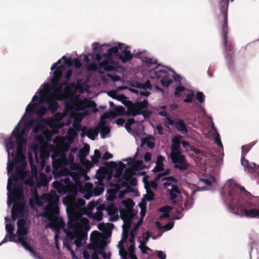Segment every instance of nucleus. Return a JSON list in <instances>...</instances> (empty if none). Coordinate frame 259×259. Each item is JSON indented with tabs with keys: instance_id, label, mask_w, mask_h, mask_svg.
<instances>
[{
	"instance_id": "obj_1",
	"label": "nucleus",
	"mask_w": 259,
	"mask_h": 259,
	"mask_svg": "<svg viewBox=\"0 0 259 259\" xmlns=\"http://www.w3.org/2000/svg\"><path fill=\"white\" fill-rule=\"evenodd\" d=\"M52 174L56 181L52 184L53 187L60 194L70 193L76 195L78 188L82 186L80 181L81 175L77 172H72V179L75 185L70 180V178L65 176V166L67 164L66 154L60 150H55L52 155Z\"/></svg>"
},
{
	"instance_id": "obj_2",
	"label": "nucleus",
	"mask_w": 259,
	"mask_h": 259,
	"mask_svg": "<svg viewBox=\"0 0 259 259\" xmlns=\"http://www.w3.org/2000/svg\"><path fill=\"white\" fill-rule=\"evenodd\" d=\"M228 206L231 211L236 214L240 212L248 218H259V198L251 196L248 201H244L242 194L249 197L251 194L244 187L234 181L228 182Z\"/></svg>"
},
{
	"instance_id": "obj_3",
	"label": "nucleus",
	"mask_w": 259,
	"mask_h": 259,
	"mask_svg": "<svg viewBox=\"0 0 259 259\" xmlns=\"http://www.w3.org/2000/svg\"><path fill=\"white\" fill-rule=\"evenodd\" d=\"M68 231H65L67 237L77 246L82 245V241L87 238V232L90 230L89 220L82 218L74 212L68 213Z\"/></svg>"
},
{
	"instance_id": "obj_4",
	"label": "nucleus",
	"mask_w": 259,
	"mask_h": 259,
	"mask_svg": "<svg viewBox=\"0 0 259 259\" xmlns=\"http://www.w3.org/2000/svg\"><path fill=\"white\" fill-rule=\"evenodd\" d=\"M48 204L45 207L41 215L49 221L47 226L56 233H58L65 226V223L61 218L56 215L59 213V198L55 193L46 195Z\"/></svg>"
},
{
	"instance_id": "obj_5",
	"label": "nucleus",
	"mask_w": 259,
	"mask_h": 259,
	"mask_svg": "<svg viewBox=\"0 0 259 259\" xmlns=\"http://www.w3.org/2000/svg\"><path fill=\"white\" fill-rule=\"evenodd\" d=\"M233 1V0H231ZM222 7L221 8V15L218 19H221L222 21V34L223 35V45L225 49L227 56L229 58H232L234 52V44L232 42L228 41V0L223 1L221 3Z\"/></svg>"
},
{
	"instance_id": "obj_6",
	"label": "nucleus",
	"mask_w": 259,
	"mask_h": 259,
	"mask_svg": "<svg viewBox=\"0 0 259 259\" xmlns=\"http://www.w3.org/2000/svg\"><path fill=\"white\" fill-rule=\"evenodd\" d=\"M16 172L12 174L10 176L7 184V190L9 192L8 197V204L10 205L12 202H15L20 199V197H23V190L19 187H15L13 185L12 180L14 182H17L19 176L21 175L22 168L21 167H15Z\"/></svg>"
},
{
	"instance_id": "obj_7",
	"label": "nucleus",
	"mask_w": 259,
	"mask_h": 259,
	"mask_svg": "<svg viewBox=\"0 0 259 259\" xmlns=\"http://www.w3.org/2000/svg\"><path fill=\"white\" fill-rule=\"evenodd\" d=\"M124 105L127 107L128 116H136L141 114L145 118H148L152 115V111L147 109L148 102L147 100L142 102L137 101L136 103L128 101L124 103Z\"/></svg>"
},
{
	"instance_id": "obj_8",
	"label": "nucleus",
	"mask_w": 259,
	"mask_h": 259,
	"mask_svg": "<svg viewBox=\"0 0 259 259\" xmlns=\"http://www.w3.org/2000/svg\"><path fill=\"white\" fill-rule=\"evenodd\" d=\"M124 45L121 43L118 44V46L112 47L107 50V52L103 55L105 59L99 63L100 67H103L105 71H111L114 70L113 66L114 61L112 58V54H117L119 50H122Z\"/></svg>"
},
{
	"instance_id": "obj_9",
	"label": "nucleus",
	"mask_w": 259,
	"mask_h": 259,
	"mask_svg": "<svg viewBox=\"0 0 259 259\" xmlns=\"http://www.w3.org/2000/svg\"><path fill=\"white\" fill-rule=\"evenodd\" d=\"M23 131H20L18 126H17L15 128L14 131L12 132V136L6 140L5 143L6 144V148L9 154L10 150L14 149V142L13 141L12 136L16 138L17 145H26V141L24 140L23 137Z\"/></svg>"
},
{
	"instance_id": "obj_10",
	"label": "nucleus",
	"mask_w": 259,
	"mask_h": 259,
	"mask_svg": "<svg viewBox=\"0 0 259 259\" xmlns=\"http://www.w3.org/2000/svg\"><path fill=\"white\" fill-rule=\"evenodd\" d=\"M90 100L83 99L74 102L73 99L66 101L65 102V108L67 111H73L74 110L80 111L82 109L88 108Z\"/></svg>"
},
{
	"instance_id": "obj_11",
	"label": "nucleus",
	"mask_w": 259,
	"mask_h": 259,
	"mask_svg": "<svg viewBox=\"0 0 259 259\" xmlns=\"http://www.w3.org/2000/svg\"><path fill=\"white\" fill-rule=\"evenodd\" d=\"M171 162L174 164V167L180 170H185L188 168V163L186 157L181 154L170 155Z\"/></svg>"
},
{
	"instance_id": "obj_12",
	"label": "nucleus",
	"mask_w": 259,
	"mask_h": 259,
	"mask_svg": "<svg viewBox=\"0 0 259 259\" xmlns=\"http://www.w3.org/2000/svg\"><path fill=\"white\" fill-rule=\"evenodd\" d=\"M55 95L51 94L49 95V93H45L44 91L40 92V100L44 101L45 100L46 103L48 104V108L52 113L55 112L59 108V104L54 101Z\"/></svg>"
},
{
	"instance_id": "obj_13",
	"label": "nucleus",
	"mask_w": 259,
	"mask_h": 259,
	"mask_svg": "<svg viewBox=\"0 0 259 259\" xmlns=\"http://www.w3.org/2000/svg\"><path fill=\"white\" fill-rule=\"evenodd\" d=\"M77 91V87L73 82H69L65 85V88L62 94L63 98H57L58 101H62L64 100L73 99L72 97Z\"/></svg>"
},
{
	"instance_id": "obj_14",
	"label": "nucleus",
	"mask_w": 259,
	"mask_h": 259,
	"mask_svg": "<svg viewBox=\"0 0 259 259\" xmlns=\"http://www.w3.org/2000/svg\"><path fill=\"white\" fill-rule=\"evenodd\" d=\"M115 116V113L114 112L111 111L104 113L101 116V121L98 126L99 127V131L101 133V136L102 138L105 137V135L109 134L110 132V129L108 126H105L106 121L103 120L102 119L109 118L110 117H114Z\"/></svg>"
},
{
	"instance_id": "obj_15",
	"label": "nucleus",
	"mask_w": 259,
	"mask_h": 259,
	"mask_svg": "<svg viewBox=\"0 0 259 259\" xmlns=\"http://www.w3.org/2000/svg\"><path fill=\"white\" fill-rule=\"evenodd\" d=\"M167 68L158 70L156 73L157 78H161L160 80L161 84L165 88H168L172 83V81L171 79L168 78Z\"/></svg>"
},
{
	"instance_id": "obj_16",
	"label": "nucleus",
	"mask_w": 259,
	"mask_h": 259,
	"mask_svg": "<svg viewBox=\"0 0 259 259\" xmlns=\"http://www.w3.org/2000/svg\"><path fill=\"white\" fill-rule=\"evenodd\" d=\"M166 124L174 125L177 130L182 133H186L188 131L184 121L178 118H176L175 120L168 119V121L166 123V126L168 127Z\"/></svg>"
},
{
	"instance_id": "obj_17",
	"label": "nucleus",
	"mask_w": 259,
	"mask_h": 259,
	"mask_svg": "<svg viewBox=\"0 0 259 259\" xmlns=\"http://www.w3.org/2000/svg\"><path fill=\"white\" fill-rule=\"evenodd\" d=\"M13 208L11 210L12 219L15 221L19 215H21L24 211V205L20 202H14Z\"/></svg>"
},
{
	"instance_id": "obj_18",
	"label": "nucleus",
	"mask_w": 259,
	"mask_h": 259,
	"mask_svg": "<svg viewBox=\"0 0 259 259\" xmlns=\"http://www.w3.org/2000/svg\"><path fill=\"white\" fill-rule=\"evenodd\" d=\"M81 131L82 133H81V137H83L85 135H87L89 138L92 140H94L96 137L98 136V135L99 127L96 126L95 129H87L85 126H83L81 128Z\"/></svg>"
},
{
	"instance_id": "obj_19",
	"label": "nucleus",
	"mask_w": 259,
	"mask_h": 259,
	"mask_svg": "<svg viewBox=\"0 0 259 259\" xmlns=\"http://www.w3.org/2000/svg\"><path fill=\"white\" fill-rule=\"evenodd\" d=\"M61 63V60H59L56 63H54L51 67L52 70H55L53 72V78L61 79L63 75V71L65 69V66L63 65H58Z\"/></svg>"
},
{
	"instance_id": "obj_20",
	"label": "nucleus",
	"mask_w": 259,
	"mask_h": 259,
	"mask_svg": "<svg viewBox=\"0 0 259 259\" xmlns=\"http://www.w3.org/2000/svg\"><path fill=\"white\" fill-rule=\"evenodd\" d=\"M181 141L177 137H174L172 140V145L171 146V152L170 155L181 154Z\"/></svg>"
},
{
	"instance_id": "obj_21",
	"label": "nucleus",
	"mask_w": 259,
	"mask_h": 259,
	"mask_svg": "<svg viewBox=\"0 0 259 259\" xmlns=\"http://www.w3.org/2000/svg\"><path fill=\"white\" fill-rule=\"evenodd\" d=\"M120 216L124 222L131 223L134 213L133 210L122 209L120 210Z\"/></svg>"
},
{
	"instance_id": "obj_22",
	"label": "nucleus",
	"mask_w": 259,
	"mask_h": 259,
	"mask_svg": "<svg viewBox=\"0 0 259 259\" xmlns=\"http://www.w3.org/2000/svg\"><path fill=\"white\" fill-rule=\"evenodd\" d=\"M95 243L96 248L99 249V253L102 254L104 258H106V254L103 251L104 247L106 246V242L103 240H101L98 237H94Z\"/></svg>"
},
{
	"instance_id": "obj_23",
	"label": "nucleus",
	"mask_w": 259,
	"mask_h": 259,
	"mask_svg": "<svg viewBox=\"0 0 259 259\" xmlns=\"http://www.w3.org/2000/svg\"><path fill=\"white\" fill-rule=\"evenodd\" d=\"M126 48L123 47L122 50V55H119L118 58L122 63H125L127 61L131 60L133 59V56L131 52L126 49Z\"/></svg>"
},
{
	"instance_id": "obj_24",
	"label": "nucleus",
	"mask_w": 259,
	"mask_h": 259,
	"mask_svg": "<svg viewBox=\"0 0 259 259\" xmlns=\"http://www.w3.org/2000/svg\"><path fill=\"white\" fill-rule=\"evenodd\" d=\"M164 159V157L161 155L158 156L156 162V166L154 168L153 171L154 172H157L162 171L163 170V161Z\"/></svg>"
},
{
	"instance_id": "obj_25",
	"label": "nucleus",
	"mask_w": 259,
	"mask_h": 259,
	"mask_svg": "<svg viewBox=\"0 0 259 259\" xmlns=\"http://www.w3.org/2000/svg\"><path fill=\"white\" fill-rule=\"evenodd\" d=\"M85 204V200L82 198L72 199L71 200V205L75 209H80Z\"/></svg>"
},
{
	"instance_id": "obj_26",
	"label": "nucleus",
	"mask_w": 259,
	"mask_h": 259,
	"mask_svg": "<svg viewBox=\"0 0 259 259\" xmlns=\"http://www.w3.org/2000/svg\"><path fill=\"white\" fill-rule=\"evenodd\" d=\"M50 154L48 150L44 149H41L39 153V158L42 165L45 164L46 160L50 157Z\"/></svg>"
},
{
	"instance_id": "obj_27",
	"label": "nucleus",
	"mask_w": 259,
	"mask_h": 259,
	"mask_svg": "<svg viewBox=\"0 0 259 259\" xmlns=\"http://www.w3.org/2000/svg\"><path fill=\"white\" fill-rule=\"evenodd\" d=\"M67 84L68 81H64L59 84L55 90H53L56 92V94H54L55 96L56 95L57 98H63L62 94H63L64 91L63 87H65V85Z\"/></svg>"
},
{
	"instance_id": "obj_28",
	"label": "nucleus",
	"mask_w": 259,
	"mask_h": 259,
	"mask_svg": "<svg viewBox=\"0 0 259 259\" xmlns=\"http://www.w3.org/2000/svg\"><path fill=\"white\" fill-rule=\"evenodd\" d=\"M17 241L19 242L26 249L33 253L34 255L35 254V252L33 249L30 246V245L26 242L25 238H18Z\"/></svg>"
},
{
	"instance_id": "obj_29",
	"label": "nucleus",
	"mask_w": 259,
	"mask_h": 259,
	"mask_svg": "<svg viewBox=\"0 0 259 259\" xmlns=\"http://www.w3.org/2000/svg\"><path fill=\"white\" fill-rule=\"evenodd\" d=\"M38 108V105L36 103H30L28 106L26 107L25 109L26 113L28 114H32L33 113L36 109Z\"/></svg>"
},
{
	"instance_id": "obj_30",
	"label": "nucleus",
	"mask_w": 259,
	"mask_h": 259,
	"mask_svg": "<svg viewBox=\"0 0 259 259\" xmlns=\"http://www.w3.org/2000/svg\"><path fill=\"white\" fill-rule=\"evenodd\" d=\"M113 226L114 225L112 224L108 223L105 224L104 223H100L98 225V228L101 231L107 232L110 231Z\"/></svg>"
},
{
	"instance_id": "obj_31",
	"label": "nucleus",
	"mask_w": 259,
	"mask_h": 259,
	"mask_svg": "<svg viewBox=\"0 0 259 259\" xmlns=\"http://www.w3.org/2000/svg\"><path fill=\"white\" fill-rule=\"evenodd\" d=\"M124 179L126 181L129 182V183L133 186L135 185L136 179L133 177L132 175L127 172L126 171L124 174Z\"/></svg>"
},
{
	"instance_id": "obj_32",
	"label": "nucleus",
	"mask_w": 259,
	"mask_h": 259,
	"mask_svg": "<svg viewBox=\"0 0 259 259\" xmlns=\"http://www.w3.org/2000/svg\"><path fill=\"white\" fill-rule=\"evenodd\" d=\"M16 236L13 233L7 234L5 238L3 240L1 244H3L7 242L8 241L16 242Z\"/></svg>"
},
{
	"instance_id": "obj_33",
	"label": "nucleus",
	"mask_w": 259,
	"mask_h": 259,
	"mask_svg": "<svg viewBox=\"0 0 259 259\" xmlns=\"http://www.w3.org/2000/svg\"><path fill=\"white\" fill-rule=\"evenodd\" d=\"M89 152V147L87 148H82L80 149L78 153V157L80 160H83L85 159L87 155Z\"/></svg>"
},
{
	"instance_id": "obj_34",
	"label": "nucleus",
	"mask_w": 259,
	"mask_h": 259,
	"mask_svg": "<svg viewBox=\"0 0 259 259\" xmlns=\"http://www.w3.org/2000/svg\"><path fill=\"white\" fill-rule=\"evenodd\" d=\"M137 88L139 89H142L144 90H147V89H151V84L150 81L149 80H146V81L144 83H138L137 84Z\"/></svg>"
},
{
	"instance_id": "obj_35",
	"label": "nucleus",
	"mask_w": 259,
	"mask_h": 259,
	"mask_svg": "<svg viewBox=\"0 0 259 259\" xmlns=\"http://www.w3.org/2000/svg\"><path fill=\"white\" fill-rule=\"evenodd\" d=\"M245 156L241 155V162L242 166L249 170H252L254 169L253 166L250 165L249 164V162L245 158Z\"/></svg>"
},
{
	"instance_id": "obj_36",
	"label": "nucleus",
	"mask_w": 259,
	"mask_h": 259,
	"mask_svg": "<svg viewBox=\"0 0 259 259\" xmlns=\"http://www.w3.org/2000/svg\"><path fill=\"white\" fill-rule=\"evenodd\" d=\"M123 204L126 208V209L128 210H133V207L135 204L133 200L130 198L124 200L123 201Z\"/></svg>"
},
{
	"instance_id": "obj_37",
	"label": "nucleus",
	"mask_w": 259,
	"mask_h": 259,
	"mask_svg": "<svg viewBox=\"0 0 259 259\" xmlns=\"http://www.w3.org/2000/svg\"><path fill=\"white\" fill-rule=\"evenodd\" d=\"M25 158L23 153H16L15 156L13 157L12 161L15 163H18L22 161Z\"/></svg>"
},
{
	"instance_id": "obj_38",
	"label": "nucleus",
	"mask_w": 259,
	"mask_h": 259,
	"mask_svg": "<svg viewBox=\"0 0 259 259\" xmlns=\"http://www.w3.org/2000/svg\"><path fill=\"white\" fill-rule=\"evenodd\" d=\"M27 230L25 228H18L17 234L18 238H24V236L27 234Z\"/></svg>"
},
{
	"instance_id": "obj_39",
	"label": "nucleus",
	"mask_w": 259,
	"mask_h": 259,
	"mask_svg": "<svg viewBox=\"0 0 259 259\" xmlns=\"http://www.w3.org/2000/svg\"><path fill=\"white\" fill-rule=\"evenodd\" d=\"M60 79L52 78L51 79V85L50 88L52 90H55L56 87L59 85Z\"/></svg>"
},
{
	"instance_id": "obj_40",
	"label": "nucleus",
	"mask_w": 259,
	"mask_h": 259,
	"mask_svg": "<svg viewBox=\"0 0 259 259\" xmlns=\"http://www.w3.org/2000/svg\"><path fill=\"white\" fill-rule=\"evenodd\" d=\"M186 90V88L183 86H178L176 88L175 92L174 93V95L178 97H180L181 94L180 92H182Z\"/></svg>"
},
{
	"instance_id": "obj_41",
	"label": "nucleus",
	"mask_w": 259,
	"mask_h": 259,
	"mask_svg": "<svg viewBox=\"0 0 259 259\" xmlns=\"http://www.w3.org/2000/svg\"><path fill=\"white\" fill-rule=\"evenodd\" d=\"M15 163L12 161L11 162L10 160H8V165H7V171L8 174H9L12 172L14 168L15 167Z\"/></svg>"
},
{
	"instance_id": "obj_42",
	"label": "nucleus",
	"mask_w": 259,
	"mask_h": 259,
	"mask_svg": "<svg viewBox=\"0 0 259 259\" xmlns=\"http://www.w3.org/2000/svg\"><path fill=\"white\" fill-rule=\"evenodd\" d=\"M145 199L148 201H151L154 199L155 194L152 191H149L147 192V194L145 196Z\"/></svg>"
},
{
	"instance_id": "obj_43",
	"label": "nucleus",
	"mask_w": 259,
	"mask_h": 259,
	"mask_svg": "<svg viewBox=\"0 0 259 259\" xmlns=\"http://www.w3.org/2000/svg\"><path fill=\"white\" fill-rule=\"evenodd\" d=\"M170 174V170L169 169H166L164 172L159 174L155 178L156 181H158L160 179L164 176L168 175Z\"/></svg>"
},
{
	"instance_id": "obj_44",
	"label": "nucleus",
	"mask_w": 259,
	"mask_h": 259,
	"mask_svg": "<svg viewBox=\"0 0 259 259\" xmlns=\"http://www.w3.org/2000/svg\"><path fill=\"white\" fill-rule=\"evenodd\" d=\"M47 111V108L45 106H41L37 111V114L41 117L44 115Z\"/></svg>"
},
{
	"instance_id": "obj_45",
	"label": "nucleus",
	"mask_w": 259,
	"mask_h": 259,
	"mask_svg": "<svg viewBox=\"0 0 259 259\" xmlns=\"http://www.w3.org/2000/svg\"><path fill=\"white\" fill-rule=\"evenodd\" d=\"M251 148V146L250 145L242 146L241 155L245 156L247 153L250 150Z\"/></svg>"
},
{
	"instance_id": "obj_46",
	"label": "nucleus",
	"mask_w": 259,
	"mask_h": 259,
	"mask_svg": "<svg viewBox=\"0 0 259 259\" xmlns=\"http://www.w3.org/2000/svg\"><path fill=\"white\" fill-rule=\"evenodd\" d=\"M204 97L203 93L200 92H198L196 94V98L201 103L204 101Z\"/></svg>"
},
{
	"instance_id": "obj_47",
	"label": "nucleus",
	"mask_w": 259,
	"mask_h": 259,
	"mask_svg": "<svg viewBox=\"0 0 259 259\" xmlns=\"http://www.w3.org/2000/svg\"><path fill=\"white\" fill-rule=\"evenodd\" d=\"M62 59L64 60L65 63L68 66H72L73 65V60L71 58H67L63 56Z\"/></svg>"
},
{
	"instance_id": "obj_48",
	"label": "nucleus",
	"mask_w": 259,
	"mask_h": 259,
	"mask_svg": "<svg viewBox=\"0 0 259 259\" xmlns=\"http://www.w3.org/2000/svg\"><path fill=\"white\" fill-rule=\"evenodd\" d=\"M194 97V93L191 92V93L187 94L186 98L184 100L185 103H191L193 101V98Z\"/></svg>"
},
{
	"instance_id": "obj_49",
	"label": "nucleus",
	"mask_w": 259,
	"mask_h": 259,
	"mask_svg": "<svg viewBox=\"0 0 259 259\" xmlns=\"http://www.w3.org/2000/svg\"><path fill=\"white\" fill-rule=\"evenodd\" d=\"M99 68H100L99 66L98 65L95 63H91L88 67V70L89 71H97V69Z\"/></svg>"
},
{
	"instance_id": "obj_50",
	"label": "nucleus",
	"mask_w": 259,
	"mask_h": 259,
	"mask_svg": "<svg viewBox=\"0 0 259 259\" xmlns=\"http://www.w3.org/2000/svg\"><path fill=\"white\" fill-rule=\"evenodd\" d=\"M115 111L117 115H122L125 112V108L122 106H117L115 108Z\"/></svg>"
},
{
	"instance_id": "obj_51",
	"label": "nucleus",
	"mask_w": 259,
	"mask_h": 259,
	"mask_svg": "<svg viewBox=\"0 0 259 259\" xmlns=\"http://www.w3.org/2000/svg\"><path fill=\"white\" fill-rule=\"evenodd\" d=\"M171 209V207L168 205L163 206L159 208L158 210L159 212L163 213H169Z\"/></svg>"
},
{
	"instance_id": "obj_52",
	"label": "nucleus",
	"mask_w": 259,
	"mask_h": 259,
	"mask_svg": "<svg viewBox=\"0 0 259 259\" xmlns=\"http://www.w3.org/2000/svg\"><path fill=\"white\" fill-rule=\"evenodd\" d=\"M14 229V226L12 224L10 223H8L6 224V230L7 232V234L13 233Z\"/></svg>"
},
{
	"instance_id": "obj_53",
	"label": "nucleus",
	"mask_w": 259,
	"mask_h": 259,
	"mask_svg": "<svg viewBox=\"0 0 259 259\" xmlns=\"http://www.w3.org/2000/svg\"><path fill=\"white\" fill-rule=\"evenodd\" d=\"M144 142L146 144L147 146L150 148H153L155 146L154 142L151 141L150 139L148 138H145L144 139Z\"/></svg>"
},
{
	"instance_id": "obj_54",
	"label": "nucleus",
	"mask_w": 259,
	"mask_h": 259,
	"mask_svg": "<svg viewBox=\"0 0 259 259\" xmlns=\"http://www.w3.org/2000/svg\"><path fill=\"white\" fill-rule=\"evenodd\" d=\"M104 190V188L103 186L98 187L97 186L94 189V193L96 195H99L102 194Z\"/></svg>"
},
{
	"instance_id": "obj_55",
	"label": "nucleus",
	"mask_w": 259,
	"mask_h": 259,
	"mask_svg": "<svg viewBox=\"0 0 259 259\" xmlns=\"http://www.w3.org/2000/svg\"><path fill=\"white\" fill-rule=\"evenodd\" d=\"M96 104L95 101H92L90 100L89 104L88 105V108H94L93 111L94 112H97L98 111V109L96 108Z\"/></svg>"
},
{
	"instance_id": "obj_56",
	"label": "nucleus",
	"mask_w": 259,
	"mask_h": 259,
	"mask_svg": "<svg viewBox=\"0 0 259 259\" xmlns=\"http://www.w3.org/2000/svg\"><path fill=\"white\" fill-rule=\"evenodd\" d=\"M26 225V221L23 219H20L17 221L18 228H25Z\"/></svg>"
},
{
	"instance_id": "obj_57",
	"label": "nucleus",
	"mask_w": 259,
	"mask_h": 259,
	"mask_svg": "<svg viewBox=\"0 0 259 259\" xmlns=\"http://www.w3.org/2000/svg\"><path fill=\"white\" fill-rule=\"evenodd\" d=\"M106 166L110 168H116L118 167V164L114 161H110L106 162Z\"/></svg>"
},
{
	"instance_id": "obj_58",
	"label": "nucleus",
	"mask_w": 259,
	"mask_h": 259,
	"mask_svg": "<svg viewBox=\"0 0 259 259\" xmlns=\"http://www.w3.org/2000/svg\"><path fill=\"white\" fill-rule=\"evenodd\" d=\"M91 243L89 244L87 246L88 248L90 249H93L94 250L96 247L95 243V240H94V237H93V235H91Z\"/></svg>"
},
{
	"instance_id": "obj_59",
	"label": "nucleus",
	"mask_w": 259,
	"mask_h": 259,
	"mask_svg": "<svg viewBox=\"0 0 259 259\" xmlns=\"http://www.w3.org/2000/svg\"><path fill=\"white\" fill-rule=\"evenodd\" d=\"M215 141L217 144L218 147H223L222 143L221 142V138L220 137V135L218 133H217V134L215 135Z\"/></svg>"
},
{
	"instance_id": "obj_60",
	"label": "nucleus",
	"mask_w": 259,
	"mask_h": 259,
	"mask_svg": "<svg viewBox=\"0 0 259 259\" xmlns=\"http://www.w3.org/2000/svg\"><path fill=\"white\" fill-rule=\"evenodd\" d=\"M150 237V234L148 231L146 233V235L144 237V241H141V245H146V243L149 241Z\"/></svg>"
},
{
	"instance_id": "obj_61",
	"label": "nucleus",
	"mask_w": 259,
	"mask_h": 259,
	"mask_svg": "<svg viewBox=\"0 0 259 259\" xmlns=\"http://www.w3.org/2000/svg\"><path fill=\"white\" fill-rule=\"evenodd\" d=\"M119 255L123 259H127L128 253L124 249L119 250Z\"/></svg>"
},
{
	"instance_id": "obj_62",
	"label": "nucleus",
	"mask_w": 259,
	"mask_h": 259,
	"mask_svg": "<svg viewBox=\"0 0 259 259\" xmlns=\"http://www.w3.org/2000/svg\"><path fill=\"white\" fill-rule=\"evenodd\" d=\"M171 190L169 191L170 192L176 193L177 194H180L181 192L178 186L176 185H172L171 186Z\"/></svg>"
},
{
	"instance_id": "obj_63",
	"label": "nucleus",
	"mask_w": 259,
	"mask_h": 259,
	"mask_svg": "<svg viewBox=\"0 0 259 259\" xmlns=\"http://www.w3.org/2000/svg\"><path fill=\"white\" fill-rule=\"evenodd\" d=\"M172 77H173L174 80L176 82H180L181 81V76L180 75L177 74L175 72H173Z\"/></svg>"
},
{
	"instance_id": "obj_64",
	"label": "nucleus",
	"mask_w": 259,
	"mask_h": 259,
	"mask_svg": "<svg viewBox=\"0 0 259 259\" xmlns=\"http://www.w3.org/2000/svg\"><path fill=\"white\" fill-rule=\"evenodd\" d=\"M184 206L186 209L190 208L192 206L191 200H187L184 203Z\"/></svg>"
}]
</instances>
